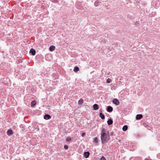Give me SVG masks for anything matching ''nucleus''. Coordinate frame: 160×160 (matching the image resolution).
Returning a JSON list of instances; mask_svg holds the SVG:
<instances>
[{"label": "nucleus", "instance_id": "nucleus-1", "mask_svg": "<svg viewBox=\"0 0 160 160\" xmlns=\"http://www.w3.org/2000/svg\"><path fill=\"white\" fill-rule=\"evenodd\" d=\"M101 138L102 143L108 142L109 140L108 131L105 129L103 128L101 132Z\"/></svg>", "mask_w": 160, "mask_h": 160}, {"label": "nucleus", "instance_id": "nucleus-2", "mask_svg": "<svg viewBox=\"0 0 160 160\" xmlns=\"http://www.w3.org/2000/svg\"><path fill=\"white\" fill-rule=\"evenodd\" d=\"M51 116L48 114H45L44 117V119L46 120H48L51 119Z\"/></svg>", "mask_w": 160, "mask_h": 160}, {"label": "nucleus", "instance_id": "nucleus-3", "mask_svg": "<svg viewBox=\"0 0 160 160\" xmlns=\"http://www.w3.org/2000/svg\"><path fill=\"white\" fill-rule=\"evenodd\" d=\"M113 103L116 105H118L119 104V102L118 100L116 98H114L113 100Z\"/></svg>", "mask_w": 160, "mask_h": 160}, {"label": "nucleus", "instance_id": "nucleus-4", "mask_svg": "<svg viewBox=\"0 0 160 160\" xmlns=\"http://www.w3.org/2000/svg\"><path fill=\"white\" fill-rule=\"evenodd\" d=\"M143 117V116L142 114H137L136 117V119L137 120H139L142 118Z\"/></svg>", "mask_w": 160, "mask_h": 160}, {"label": "nucleus", "instance_id": "nucleus-5", "mask_svg": "<svg viewBox=\"0 0 160 160\" xmlns=\"http://www.w3.org/2000/svg\"><path fill=\"white\" fill-rule=\"evenodd\" d=\"M113 108L111 106H108L107 107V110L108 112H111L113 111Z\"/></svg>", "mask_w": 160, "mask_h": 160}, {"label": "nucleus", "instance_id": "nucleus-6", "mask_svg": "<svg viewBox=\"0 0 160 160\" xmlns=\"http://www.w3.org/2000/svg\"><path fill=\"white\" fill-rule=\"evenodd\" d=\"M90 155V153L89 152H85L84 153V156L85 158H88Z\"/></svg>", "mask_w": 160, "mask_h": 160}, {"label": "nucleus", "instance_id": "nucleus-7", "mask_svg": "<svg viewBox=\"0 0 160 160\" xmlns=\"http://www.w3.org/2000/svg\"><path fill=\"white\" fill-rule=\"evenodd\" d=\"M30 52L32 55H34L36 53V51L34 49L31 48L30 50Z\"/></svg>", "mask_w": 160, "mask_h": 160}, {"label": "nucleus", "instance_id": "nucleus-8", "mask_svg": "<svg viewBox=\"0 0 160 160\" xmlns=\"http://www.w3.org/2000/svg\"><path fill=\"white\" fill-rule=\"evenodd\" d=\"M93 108L94 110H97L99 108L98 105L97 104H95L93 105Z\"/></svg>", "mask_w": 160, "mask_h": 160}, {"label": "nucleus", "instance_id": "nucleus-9", "mask_svg": "<svg viewBox=\"0 0 160 160\" xmlns=\"http://www.w3.org/2000/svg\"><path fill=\"white\" fill-rule=\"evenodd\" d=\"M101 2L99 0H97L94 3V5L95 7L98 6L100 4Z\"/></svg>", "mask_w": 160, "mask_h": 160}, {"label": "nucleus", "instance_id": "nucleus-10", "mask_svg": "<svg viewBox=\"0 0 160 160\" xmlns=\"http://www.w3.org/2000/svg\"><path fill=\"white\" fill-rule=\"evenodd\" d=\"M13 133V131L11 129L8 130L7 132V134L9 136L12 135Z\"/></svg>", "mask_w": 160, "mask_h": 160}, {"label": "nucleus", "instance_id": "nucleus-11", "mask_svg": "<svg viewBox=\"0 0 160 160\" xmlns=\"http://www.w3.org/2000/svg\"><path fill=\"white\" fill-rule=\"evenodd\" d=\"M113 122L111 119H109L107 121V123L108 125H111L113 123Z\"/></svg>", "mask_w": 160, "mask_h": 160}, {"label": "nucleus", "instance_id": "nucleus-12", "mask_svg": "<svg viewBox=\"0 0 160 160\" xmlns=\"http://www.w3.org/2000/svg\"><path fill=\"white\" fill-rule=\"evenodd\" d=\"M55 47L53 45L49 47V50L51 51H53L55 50Z\"/></svg>", "mask_w": 160, "mask_h": 160}, {"label": "nucleus", "instance_id": "nucleus-13", "mask_svg": "<svg viewBox=\"0 0 160 160\" xmlns=\"http://www.w3.org/2000/svg\"><path fill=\"white\" fill-rule=\"evenodd\" d=\"M99 116L102 119H105V116L102 112L99 113Z\"/></svg>", "mask_w": 160, "mask_h": 160}, {"label": "nucleus", "instance_id": "nucleus-14", "mask_svg": "<svg viewBox=\"0 0 160 160\" xmlns=\"http://www.w3.org/2000/svg\"><path fill=\"white\" fill-rule=\"evenodd\" d=\"M128 128V126L127 125H125L123 126L122 129L124 131H125L127 130Z\"/></svg>", "mask_w": 160, "mask_h": 160}, {"label": "nucleus", "instance_id": "nucleus-15", "mask_svg": "<svg viewBox=\"0 0 160 160\" xmlns=\"http://www.w3.org/2000/svg\"><path fill=\"white\" fill-rule=\"evenodd\" d=\"M79 70V68L78 67H74L73 71L75 72H77Z\"/></svg>", "mask_w": 160, "mask_h": 160}, {"label": "nucleus", "instance_id": "nucleus-16", "mask_svg": "<svg viewBox=\"0 0 160 160\" xmlns=\"http://www.w3.org/2000/svg\"><path fill=\"white\" fill-rule=\"evenodd\" d=\"M83 99H80L78 102V104H79L81 105L83 103Z\"/></svg>", "mask_w": 160, "mask_h": 160}, {"label": "nucleus", "instance_id": "nucleus-17", "mask_svg": "<svg viewBox=\"0 0 160 160\" xmlns=\"http://www.w3.org/2000/svg\"><path fill=\"white\" fill-rule=\"evenodd\" d=\"M93 142L95 143H98V138L97 137H95L94 138Z\"/></svg>", "mask_w": 160, "mask_h": 160}, {"label": "nucleus", "instance_id": "nucleus-18", "mask_svg": "<svg viewBox=\"0 0 160 160\" xmlns=\"http://www.w3.org/2000/svg\"><path fill=\"white\" fill-rule=\"evenodd\" d=\"M36 105V102L35 101H33L31 102L32 106H34Z\"/></svg>", "mask_w": 160, "mask_h": 160}, {"label": "nucleus", "instance_id": "nucleus-19", "mask_svg": "<svg viewBox=\"0 0 160 160\" xmlns=\"http://www.w3.org/2000/svg\"><path fill=\"white\" fill-rule=\"evenodd\" d=\"M135 25L137 26H138L139 25V23L138 21H136L135 22Z\"/></svg>", "mask_w": 160, "mask_h": 160}, {"label": "nucleus", "instance_id": "nucleus-20", "mask_svg": "<svg viewBox=\"0 0 160 160\" xmlns=\"http://www.w3.org/2000/svg\"><path fill=\"white\" fill-rule=\"evenodd\" d=\"M71 138L69 137H68L66 139V140L67 141H70L71 140Z\"/></svg>", "mask_w": 160, "mask_h": 160}, {"label": "nucleus", "instance_id": "nucleus-21", "mask_svg": "<svg viewBox=\"0 0 160 160\" xmlns=\"http://www.w3.org/2000/svg\"><path fill=\"white\" fill-rule=\"evenodd\" d=\"M100 160H106V159L104 157L102 156Z\"/></svg>", "mask_w": 160, "mask_h": 160}, {"label": "nucleus", "instance_id": "nucleus-22", "mask_svg": "<svg viewBox=\"0 0 160 160\" xmlns=\"http://www.w3.org/2000/svg\"><path fill=\"white\" fill-rule=\"evenodd\" d=\"M107 82L108 83H109L111 82V80L110 78H108L107 79Z\"/></svg>", "mask_w": 160, "mask_h": 160}, {"label": "nucleus", "instance_id": "nucleus-23", "mask_svg": "<svg viewBox=\"0 0 160 160\" xmlns=\"http://www.w3.org/2000/svg\"><path fill=\"white\" fill-rule=\"evenodd\" d=\"M68 146L67 145H65L64 146V148L65 149H67L68 148Z\"/></svg>", "mask_w": 160, "mask_h": 160}, {"label": "nucleus", "instance_id": "nucleus-24", "mask_svg": "<svg viewBox=\"0 0 160 160\" xmlns=\"http://www.w3.org/2000/svg\"><path fill=\"white\" fill-rule=\"evenodd\" d=\"M86 135V133L85 132H83L82 133V135H81V136L82 137H84L85 135Z\"/></svg>", "mask_w": 160, "mask_h": 160}, {"label": "nucleus", "instance_id": "nucleus-25", "mask_svg": "<svg viewBox=\"0 0 160 160\" xmlns=\"http://www.w3.org/2000/svg\"><path fill=\"white\" fill-rule=\"evenodd\" d=\"M36 129L37 130V131H39V128L38 126L36 128Z\"/></svg>", "mask_w": 160, "mask_h": 160}, {"label": "nucleus", "instance_id": "nucleus-26", "mask_svg": "<svg viewBox=\"0 0 160 160\" xmlns=\"http://www.w3.org/2000/svg\"><path fill=\"white\" fill-rule=\"evenodd\" d=\"M57 1L58 0H53L52 1L54 2H57Z\"/></svg>", "mask_w": 160, "mask_h": 160}, {"label": "nucleus", "instance_id": "nucleus-27", "mask_svg": "<svg viewBox=\"0 0 160 160\" xmlns=\"http://www.w3.org/2000/svg\"><path fill=\"white\" fill-rule=\"evenodd\" d=\"M100 112H102V110L100 109Z\"/></svg>", "mask_w": 160, "mask_h": 160}, {"label": "nucleus", "instance_id": "nucleus-28", "mask_svg": "<svg viewBox=\"0 0 160 160\" xmlns=\"http://www.w3.org/2000/svg\"><path fill=\"white\" fill-rule=\"evenodd\" d=\"M149 160V159H146V160Z\"/></svg>", "mask_w": 160, "mask_h": 160}, {"label": "nucleus", "instance_id": "nucleus-29", "mask_svg": "<svg viewBox=\"0 0 160 160\" xmlns=\"http://www.w3.org/2000/svg\"><path fill=\"white\" fill-rule=\"evenodd\" d=\"M48 55H47V56H48ZM47 57V56H46V57Z\"/></svg>", "mask_w": 160, "mask_h": 160}]
</instances>
